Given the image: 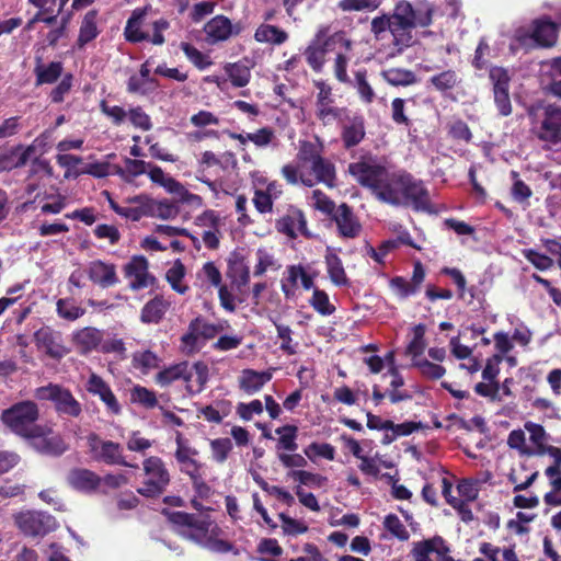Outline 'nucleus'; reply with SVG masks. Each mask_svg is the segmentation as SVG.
Segmentation results:
<instances>
[{"mask_svg":"<svg viewBox=\"0 0 561 561\" xmlns=\"http://www.w3.org/2000/svg\"><path fill=\"white\" fill-rule=\"evenodd\" d=\"M412 366L415 367L423 377L433 380L442 378L446 373L443 366L432 363L426 358H415Z\"/></svg>","mask_w":561,"mask_h":561,"instance_id":"50","label":"nucleus"},{"mask_svg":"<svg viewBox=\"0 0 561 561\" xmlns=\"http://www.w3.org/2000/svg\"><path fill=\"white\" fill-rule=\"evenodd\" d=\"M67 480L73 489L84 493L95 492L101 486V477L84 468L71 470Z\"/></svg>","mask_w":561,"mask_h":561,"instance_id":"26","label":"nucleus"},{"mask_svg":"<svg viewBox=\"0 0 561 561\" xmlns=\"http://www.w3.org/2000/svg\"><path fill=\"white\" fill-rule=\"evenodd\" d=\"M317 141H301L296 162L283 165L280 173L288 184L307 187H313L318 183L329 187L335 185V167L322 156L323 145L319 139Z\"/></svg>","mask_w":561,"mask_h":561,"instance_id":"2","label":"nucleus"},{"mask_svg":"<svg viewBox=\"0 0 561 561\" xmlns=\"http://www.w3.org/2000/svg\"><path fill=\"white\" fill-rule=\"evenodd\" d=\"M103 333L95 328H83L73 335V341L82 353L96 348L102 342Z\"/></svg>","mask_w":561,"mask_h":561,"instance_id":"36","label":"nucleus"},{"mask_svg":"<svg viewBox=\"0 0 561 561\" xmlns=\"http://www.w3.org/2000/svg\"><path fill=\"white\" fill-rule=\"evenodd\" d=\"M383 79L392 85H410L415 82L413 72L403 69H388L382 72Z\"/></svg>","mask_w":561,"mask_h":561,"instance_id":"52","label":"nucleus"},{"mask_svg":"<svg viewBox=\"0 0 561 561\" xmlns=\"http://www.w3.org/2000/svg\"><path fill=\"white\" fill-rule=\"evenodd\" d=\"M348 171L359 184L369 187L374 194L377 193L388 174L383 167L373 160H362L351 163Z\"/></svg>","mask_w":561,"mask_h":561,"instance_id":"11","label":"nucleus"},{"mask_svg":"<svg viewBox=\"0 0 561 561\" xmlns=\"http://www.w3.org/2000/svg\"><path fill=\"white\" fill-rule=\"evenodd\" d=\"M204 32L206 41L215 44L228 39L233 33L237 34L239 30L234 31L231 21L225 15H216L205 24Z\"/></svg>","mask_w":561,"mask_h":561,"instance_id":"27","label":"nucleus"},{"mask_svg":"<svg viewBox=\"0 0 561 561\" xmlns=\"http://www.w3.org/2000/svg\"><path fill=\"white\" fill-rule=\"evenodd\" d=\"M197 278L203 283H208L214 287L221 285V273L213 262H207L197 273Z\"/></svg>","mask_w":561,"mask_h":561,"instance_id":"62","label":"nucleus"},{"mask_svg":"<svg viewBox=\"0 0 561 561\" xmlns=\"http://www.w3.org/2000/svg\"><path fill=\"white\" fill-rule=\"evenodd\" d=\"M310 305L322 316H330L335 310L334 306L330 302L328 294L319 288L313 289Z\"/></svg>","mask_w":561,"mask_h":561,"instance_id":"54","label":"nucleus"},{"mask_svg":"<svg viewBox=\"0 0 561 561\" xmlns=\"http://www.w3.org/2000/svg\"><path fill=\"white\" fill-rule=\"evenodd\" d=\"M170 304L160 296L146 302L140 312L142 323H158L164 317Z\"/></svg>","mask_w":561,"mask_h":561,"instance_id":"35","label":"nucleus"},{"mask_svg":"<svg viewBox=\"0 0 561 561\" xmlns=\"http://www.w3.org/2000/svg\"><path fill=\"white\" fill-rule=\"evenodd\" d=\"M62 66L60 62L54 61L50 62L48 66L37 67L36 68V75H37V83H53L56 81L59 76L61 75Z\"/></svg>","mask_w":561,"mask_h":561,"instance_id":"59","label":"nucleus"},{"mask_svg":"<svg viewBox=\"0 0 561 561\" xmlns=\"http://www.w3.org/2000/svg\"><path fill=\"white\" fill-rule=\"evenodd\" d=\"M144 482L138 493L153 497L160 495L170 483V473L163 460L157 456H150L142 461Z\"/></svg>","mask_w":561,"mask_h":561,"instance_id":"8","label":"nucleus"},{"mask_svg":"<svg viewBox=\"0 0 561 561\" xmlns=\"http://www.w3.org/2000/svg\"><path fill=\"white\" fill-rule=\"evenodd\" d=\"M38 400H50L55 403V408L59 413H64L73 417L80 415L81 404L76 400L72 393L58 385L49 383L39 387L35 391Z\"/></svg>","mask_w":561,"mask_h":561,"instance_id":"10","label":"nucleus"},{"mask_svg":"<svg viewBox=\"0 0 561 561\" xmlns=\"http://www.w3.org/2000/svg\"><path fill=\"white\" fill-rule=\"evenodd\" d=\"M51 427L43 425V433L31 436V445L41 454L59 456L66 451L67 445L59 435H50Z\"/></svg>","mask_w":561,"mask_h":561,"instance_id":"19","label":"nucleus"},{"mask_svg":"<svg viewBox=\"0 0 561 561\" xmlns=\"http://www.w3.org/2000/svg\"><path fill=\"white\" fill-rule=\"evenodd\" d=\"M524 426L529 435L530 456L546 455V449L549 448L550 445H548L549 435L543 426L534 422H526Z\"/></svg>","mask_w":561,"mask_h":561,"instance_id":"33","label":"nucleus"},{"mask_svg":"<svg viewBox=\"0 0 561 561\" xmlns=\"http://www.w3.org/2000/svg\"><path fill=\"white\" fill-rule=\"evenodd\" d=\"M232 85L237 88L245 87L251 79L249 67L242 64H229L225 67Z\"/></svg>","mask_w":561,"mask_h":561,"instance_id":"47","label":"nucleus"},{"mask_svg":"<svg viewBox=\"0 0 561 561\" xmlns=\"http://www.w3.org/2000/svg\"><path fill=\"white\" fill-rule=\"evenodd\" d=\"M404 203L402 206H412L416 210L430 211V196L421 182L413 180L407 174L404 187Z\"/></svg>","mask_w":561,"mask_h":561,"instance_id":"20","label":"nucleus"},{"mask_svg":"<svg viewBox=\"0 0 561 561\" xmlns=\"http://www.w3.org/2000/svg\"><path fill=\"white\" fill-rule=\"evenodd\" d=\"M208 366L203 362L190 365L187 362L171 365L156 375L160 387H169L178 380H183L190 393H199L208 380Z\"/></svg>","mask_w":561,"mask_h":561,"instance_id":"4","label":"nucleus"},{"mask_svg":"<svg viewBox=\"0 0 561 561\" xmlns=\"http://www.w3.org/2000/svg\"><path fill=\"white\" fill-rule=\"evenodd\" d=\"M306 219L304 214L298 209H291L286 216L277 221L278 231L290 238L300 234H307Z\"/></svg>","mask_w":561,"mask_h":561,"instance_id":"32","label":"nucleus"},{"mask_svg":"<svg viewBox=\"0 0 561 561\" xmlns=\"http://www.w3.org/2000/svg\"><path fill=\"white\" fill-rule=\"evenodd\" d=\"M193 323L195 324L199 335H202L205 342L214 339L217 334L224 332L226 329L229 328L228 321L209 323L204 319L196 318L193 320Z\"/></svg>","mask_w":561,"mask_h":561,"instance_id":"48","label":"nucleus"},{"mask_svg":"<svg viewBox=\"0 0 561 561\" xmlns=\"http://www.w3.org/2000/svg\"><path fill=\"white\" fill-rule=\"evenodd\" d=\"M287 476L295 481H298L302 485L307 486H322L327 481V478L312 473L310 471L305 470H291L287 473Z\"/></svg>","mask_w":561,"mask_h":561,"instance_id":"58","label":"nucleus"},{"mask_svg":"<svg viewBox=\"0 0 561 561\" xmlns=\"http://www.w3.org/2000/svg\"><path fill=\"white\" fill-rule=\"evenodd\" d=\"M35 146H15L11 149L0 151V172L23 167L34 156Z\"/></svg>","mask_w":561,"mask_h":561,"instance_id":"24","label":"nucleus"},{"mask_svg":"<svg viewBox=\"0 0 561 561\" xmlns=\"http://www.w3.org/2000/svg\"><path fill=\"white\" fill-rule=\"evenodd\" d=\"M433 21V8L430 4L413 7L407 0L396 2L391 13L375 16L370 22V31L376 38L389 31L397 53H402L415 42L413 30L427 27Z\"/></svg>","mask_w":561,"mask_h":561,"instance_id":"1","label":"nucleus"},{"mask_svg":"<svg viewBox=\"0 0 561 561\" xmlns=\"http://www.w3.org/2000/svg\"><path fill=\"white\" fill-rule=\"evenodd\" d=\"M15 524L27 536H43L56 528L53 516L33 511L16 514Z\"/></svg>","mask_w":561,"mask_h":561,"instance_id":"12","label":"nucleus"},{"mask_svg":"<svg viewBox=\"0 0 561 561\" xmlns=\"http://www.w3.org/2000/svg\"><path fill=\"white\" fill-rule=\"evenodd\" d=\"M130 400L147 409H152L158 404L156 393L142 386H135L131 389Z\"/></svg>","mask_w":561,"mask_h":561,"instance_id":"53","label":"nucleus"},{"mask_svg":"<svg viewBox=\"0 0 561 561\" xmlns=\"http://www.w3.org/2000/svg\"><path fill=\"white\" fill-rule=\"evenodd\" d=\"M273 377L272 370L243 369L238 378L239 388L247 394L259 392Z\"/></svg>","mask_w":561,"mask_h":561,"instance_id":"28","label":"nucleus"},{"mask_svg":"<svg viewBox=\"0 0 561 561\" xmlns=\"http://www.w3.org/2000/svg\"><path fill=\"white\" fill-rule=\"evenodd\" d=\"M149 263L142 255L134 256L124 267L129 288L139 290L151 286L156 278L149 273Z\"/></svg>","mask_w":561,"mask_h":561,"instance_id":"15","label":"nucleus"},{"mask_svg":"<svg viewBox=\"0 0 561 561\" xmlns=\"http://www.w3.org/2000/svg\"><path fill=\"white\" fill-rule=\"evenodd\" d=\"M354 87L365 104H370L375 100V91L366 79V73L357 71L355 73Z\"/></svg>","mask_w":561,"mask_h":561,"instance_id":"56","label":"nucleus"},{"mask_svg":"<svg viewBox=\"0 0 561 561\" xmlns=\"http://www.w3.org/2000/svg\"><path fill=\"white\" fill-rule=\"evenodd\" d=\"M34 342L38 350L45 352L51 358H61L68 353L60 333L48 327L41 328L35 332Z\"/></svg>","mask_w":561,"mask_h":561,"instance_id":"18","label":"nucleus"},{"mask_svg":"<svg viewBox=\"0 0 561 561\" xmlns=\"http://www.w3.org/2000/svg\"><path fill=\"white\" fill-rule=\"evenodd\" d=\"M89 279L102 288H108L118 283L116 267L112 263L93 261L87 268Z\"/></svg>","mask_w":561,"mask_h":561,"instance_id":"23","label":"nucleus"},{"mask_svg":"<svg viewBox=\"0 0 561 561\" xmlns=\"http://www.w3.org/2000/svg\"><path fill=\"white\" fill-rule=\"evenodd\" d=\"M316 275V273H308L300 264L288 266L280 282L284 296L286 298H293L296 295V289L299 284L306 290L313 288Z\"/></svg>","mask_w":561,"mask_h":561,"instance_id":"14","label":"nucleus"},{"mask_svg":"<svg viewBox=\"0 0 561 561\" xmlns=\"http://www.w3.org/2000/svg\"><path fill=\"white\" fill-rule=\"evenodd\" d=\"M254 38L259 43L280 45L287 41L288 35L285 31L278 28L277 26L262 24L256 28Z\"/></svg>","mask_w":561,"mask_h":561,"instance_id":"40","label":"nucleus"},{"mask_svg":"<svg viewBox=\"0 0 561 561\" xmlns=\"http://www.w3.org/2000/svg\"><path fill=\"white\" fill-rule=\"evenodd\" d=\"M480 551L491 561H518L516 553L510 548L500 549L491 543L484 542L481 545Z\"/></svg>","mask_w":561,"mask_h":561,"instance_id":"51","label":"nucleus"},{"mask_svg":"<svg viewBox=\"0 0 561 561\" xmlns=\"http://www.w3.org/2000/svg\"><path fill=\"white\" fill-rule=\"evenodd\" d=\"M342 140L345 148L357 146L365 137V124L362 116H353L342 126Z\"/></svg>","mask_w":561,"mask_h":561,"instance_id":"31","label":"nucleus"},{"mask_svg":"<svg viewBox=\"0 0 561 561\" xmlns=\"http://www.w3.org/2000/svg\"><path fill=\"white\" fill-rule=\"evenodd\" d=\"M90 456L100 462L106 465H118L136 468V465L127 462L123 456V448L118 443L104 440L96 434L91 433L87 437Z\"/></svg>","mask_w":561,"mask_h":561,"instance_id":"9","label":"nucleus"},{"mask_svg":"<svg viewBox=\"0 0 561 561\" xmlns=\"http://www.w3.org/2000/svg\"><path fill=\"white\" fill-rule=\"evenodd\" d=\"M276 434L279 435L278 443H277V453L280 451V449L288 450V451H295L298 448V445L296 443L297 437V427L294 425H285L276 428Z\"/></svg>","mask_w":561,"mask_h":561,"instance_id":"46","label":"nucleus"},{"mask_svg":"<svg viewBox=\"0 0 561 561\" xmlns=\"http://www.w3.org/2000/svg\"><path fill=\"white\" fill-rule=\"evenodd\" d=\"M533 130L545 142L561 144V108L548 107L543 118L534 125Z\"/></svg>","mask_w":561,"mask_h":561,"instance_id":"13","label":"nucleus"},{"mask_svg":"<svg viewBox=\"0 0 561 561\" xmlns=\"http://www.w3.org/2000/svg\"><path fill=\"white\" fill-rule=\"evenodd\" d=\"M39 412L33 401H22L2 411L1 421L14 434L30 438L43 433V425L36 424Z\"/></svg>","mask_w":561,"mask_h":561,"instance_id":"5","label":"nucleus"},{"mask_svg":"<svg viewBox=\"0 0 561 561\" xmlns=\"http://www.w3.org/2000/svg\"><path fill=\"white\" fill-rule=\"evenodd\" d=\"M205 345V341L199 335L193 321L190 322L186 332L180 340V351L185 355L196 354Z\"/></svg>","mask_w":561,"mask_h":561,"instance_id":"37","label":"nucleus"},{"mask_svg":"<svg viewBox=\"0 0 561 561\" xmlns=\"http://www.w3.org/2000/svg\"><path fill=\"white\" fill-rule=\"evenodd\" d=\"M557 24L545 18L534 21L531 28H517L514 38L518 46L525 48L550 47L557 41Z\"/></svg>","mask_w":561,"mask_h":561,"instance_id":"7","label":"nucleus"},{"mask_svg":"<svg viewBox=\"0 0 561 561\" xmlns=\"http://www.w3.org/2000/svg\"><path fill=\"white\" fill-rule=\"evenodd\" d=\"M490 80L493 84L494 100L500 113L507 116L512 112L508 95L510 76L506 69L493 67L490 69Z\"/></svg>","mask_w":561,"mask_h":561,"instance_id":"16","label":"nucleus"},{"mask_svg":"<svg viewBox=\"0 0 561 561\" xmlns=\"http://www.w3.org/2000/svg\"><path fill=\"white\" fill-rule=\"evenodd\" d=\"M127 202H140V206H128L122 207L119 211V216L131 219L134 221L139 220L144 216H148L150 213L149 206L151 204V197L145 194L136 195L134 197H129Z\"/></svg>","mask_w":561,"mask_h":561,"instance_id":"39","label":"nucleus"},{"mask_svg":"<svg viewBox=\"0 0 561 561\" xmlns=\"http://www.w3.org/2000/svg\"><path fill=\"white\" fill-rule=\"evenodd\" d=\"M339 232L344 238H356L360 232V224L346 204L340 205L334 214Z\"/></svg>","mask_w":561,"mask_h":561,"instance_id":"29","label":"nucleus"},{"mask_svg":"<svg viewBox=\"0 0 561 561\" xmlns=\"http://www.w3.org/2000/svg\"><path fill=\"white\" fill-rule=\"evenodd\" d=\"M57 312L62 319L75 321L81 318L85 310L69 299H59L57 301Z\"/></svg>","mask_w":561,"mask_h":561,"instance_id":"55","label":"nucleus"},{"mask_svg":"<svg viewBox=\"0 0 561 561\" xmlns=\"http://www.w3.org/2000/svg\"><path fill=\"white\" fill-rule=\"evenodd\" d=\"M382 0H340L337 7L344 12H373Z\"/></svg>","mask_w":561,"mask_h":561,"instance_id":"49","label":"nucleus"},{"mask_svg":"<svg viewBox=\"0 0 561 561\" xmlns=\"http://www.w3.org/2000/svg\"><path fill=\"white\" fill-rule=\"evenodd\" d=\"M344 114H346V110L335 107L333 103L316 107V115L323 125H331L333 122L340 121Z\"/></svg>","mask_w":561,"mask_h":561,"instance_id":"57","label":"nucleus"},{"mask_svg":"<svg viewBox=\"0 0 561 561\" xmlns=\"http://www.w3.org/2000/svg\"><path fill=\"white\" fill-rule=\"evenodd\" d=\"M325 272L330 282L336 287H348L351 285L345 267L336 250L327 247L324 253Z\"/></svg>","mask_w":561,"mask_h":561,"instance_id":"21","label":"nucleus"},{"mask_svg":"<svg viewBox=\"0 0 561 561\" xmlns=\"http://www.w3.org/2000/svg\"><path fill=\"white\" fill-rule=\"evenodd\" d=\"M277 337L282 340L280 350L288 354L294 355L297 353L298 343L294 342L291 339V329L288 325L275 323Z\"/></svg>","mask_w":561,"mask_h":561,"instance_id":"61","label":"nucleus"},{"mask_svg":"<svg viewBox=\"0 0 561 561\" xmlns=\"http://www.w3.org/2000/svg\"><path fill=\"white\" fill-rule=\"evenodd\" d=\"M352 41L350 39V47H336V53L333 70L335 78L342 83H351V79L347 75L346 68L351 60Z\"/></svg>","mask_w":561,"mask_h":561,"instance_id":"42","label":"nucleus"},{"mask_svg":"<svg viewBox=\"0 0 561 561\" xmlns=\"http://www.w3.org/2000/svg\"><path fill=\"white\" fill-rule=\"evenodd\" d=\"M168 516L183 538L216 553L233 550V546L222 538L221 528L209 517L198 518L184 512H172Z\"/></svg>","mask_w":561,"mask_h":561,"instance_id":"3","label":"nucleus"},{"mask_svg":"<svg viewBox=\"0 0 561 561\" xmlns=\"http://www.w3.org/2000/svg\"><path fill=\"white\" fill-rule=\"evenodd\" d=\"M153 446V440H150L141 435L139 431H134L129 434L126 447L130 451L145 454Z\"/></svg>","mask_w":561,"mask_h":561,"instance_id":"63","label":"nucleus"},{"mask_svg":"<svg viewBox=\"0 0 561 561\" xmlns=\"http://www.w3.org/2000/svg\"><path fill=\"white\" fill-rule=\"evenodd\" d=\"M185 273V266L180 260L173 262L165 272L167 282L170 284L171 288L180 295H184L188 290V286L183 283Z\"/></svg>","mask_w":561,"mask_h":561,"instance_id":"41","label":"nucleus"},{"mask_svg":"<svg viewBox=\"0 0 561 561\" xmlns=\"http://www.w3.org/2000/svg\"><path fill=\"white\" fill-rule=\"evenodd\" d=\"M247 138L257 148H266L275 140V133L270 127H263L253 133H248Z\"/></svg>","mask_w":561,"mask_h":561,"instance_id":"64","label":"nucleus"},{"mask_svg":"<svg viewBox=\"0 0 561 561\" xmlns=\"http://www.w3.org/2000/svg\"><path fill=\"white\" fill-rule=\"evenodd\" d=\"M87 390L90 393L98 396L112 413H121V405L115 394L112 392L110 386L100 376L94 373L89 376L87 381Z\"/></svg>","mask_w":561,"mask_h":561,"instance_id":"25","label":"nucleus"},{"mask_svg":"<svg viewBox=\"0 0 561 561\" xmlns=\"http://www.w3.org/2000/svg\"><path fill=\"white\" fill-rule=\"evenodd\" d=\"M407 174L403 175H389L381 183L375 196L387 204L393 206H402L404 203V187Z\"/></svg>","mask_w":561,"mask_h":561,"instance_id":"17","label":"nucleus"},{"mask_svg":"<svg viewBox=\"0 0 561 561\" xmlns=\"http://www.w3.org/2000/svg\"><path fill=\"white\" fill-rule=\"evenodd\" d=\"M100 34L99 22H98V12L95 10H91L84 14L82 18L78 38L76 42V47L81 50L84 46L95 39Z\"/></svg>","mask_w":561,"mask_h":561,"instance_id":"30","label":"nucleus"},{"mask_svg":"<svg viewBox=\"0 0 561 561\" xmlns=\"http://www.w3.org/2000/svg\"><path fill=\"white\" fill-rule=\"evenodd\" d=\"M336 47L348 48L350 38H347L344 32L330 34V26L321 25L306 47L304 55L312 70L319 72L325 64L327 53L335 50Z\"/></svg>","mask_w":561,"mask_h":561,"instance_id":"6","label":"nucleus"},{"mask_svg":"<svg viewBox=\"0 0 561 561\" xmlns=\"http://www.w3.org/2000/svg\"><path fill=\"white\" fill-rule=\"evenodd\" d=\"M160 358L151 351H140L133 355L134 368L140 370L142 374H148L150 370L158 368Z\"/></svg>","mask_w":561,"mask_h":561,"instance_id":"45","label":"nucleus"},{"mask_svg":"<svg viewBox=\"0 0 561 561\" xmlns=\"http://www.w3.org/2000/svg\"><path fill=\"white\" fill-rule=\"evenodd\" d=\"M124 168H116L118 174L124 181L131 182L136 176L147 174L150 163L144 160L126 158Z\"/></svg>","mask_w":561,"mask_h":561,"instance_id":"44","label":"nucleus"},{"mask_svg":"<svg viewBox=\"0 0 561 561\" xmlns=\"http://www.w3.org/2000/svg\"><path fill=\"white\" fill-rule=\"evenodd\" d=\"M449 548L440 537H434L428 540L416 542L412 550L414 561H432L431 553H446Z\"/></svg>","mask_w":561,"mask_h":561,"instance_id":"34","label":"nucleus"},{"mask_svg":"<svg viewBox=\"0 0 561 561\" xmlns=\"http://www.w3.org/2000/svg\"><path fill=\"white\" fill-rule=\"evenodd\" d=\"M146 15L145 9L135 10L125 27V36L129 42H141L149 38V34L141 31V23Z\"/></svg>","mask_w":561,"mask_h":561,"instance_id":"38","label":"nucleus"},{"mask_svg":"<svg viewBox=\"0 0 561 561\" xmlns=\"http://www.w3.org/2000/svg\"><path fill=\"white\" fill-rule=\"evenodd\" d=\"M231 449L232 443L229 438H217L210 440L211 457L218 463L226 461Z\"/></svg>","mask_w":561,"mask_h":561,"instance_id":"60","label":"nucleus"},{"mask_svg":"<svg viewBox=\"0 0 561 561\" xmlns=\"http://www.w3.org/2000/svg\"><path fill=\"white\" fill-rule=\"evenodd\" d=\"M147 175L152 183L160 185L168 193L174 194L180 190L181 183L173 176L167 174L160 167L150 164Z\"/></svg>","mask_w":561,"mask_h":561,"instance_id":"43","label":"nucleus"},{"mask_svg":"<svg viewBox=\"0 0 561 561\" xmlns=\"http://www.w3.org/2000/svg\"><path fill=\"white\" fill-rule=\"evenodd\" d=\"M175 443V459L180 465L181 471L190 477L201 472L202 465L194 458L197 455V450L190 447L180 433L176 434Z\"/></svg>","mask_w":561,"mask_h":561,"instance_id":"22","label":"nucleus"}]
</instances>
